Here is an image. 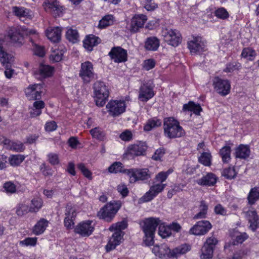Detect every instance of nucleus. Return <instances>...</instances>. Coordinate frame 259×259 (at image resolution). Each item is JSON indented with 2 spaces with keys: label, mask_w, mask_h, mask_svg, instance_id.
Segmentation results:
<instances>
[{
  "label": "nucleus",
  "mask_w": 259,
  "mask_h": 259,
  "mask_svg": "<svg viewBox=\"0 0 259 259\" xmlns=\"http://www.w3.org/2000/svg\"><path fill=\"white\" fill-rule=\"evenodd\" d=\"M163 133L169 139L181 138L186 136V132L181 126L180 122L173 117H168L163 119Z\"/></svg>",
  "instance_id": "f257e3e1"
},
{
  "label": "nucleus",
  "mask_w": 259,
  "mask_h": 259,
  "mask_svg": "<svg viewBox=\"0 0 259 259\" xmlns=\"http://www.w3.org/2000/svg\"><path fill=\"white\" fill-rule=\"evenodd\" d=\"M95 101L98 107H103L107 101L110 92L106 83L101 81L95 82L93 85Z\"/></svg>",
  "instance_id": "f03ea898"
},
{
  "label": "nucleus",
  "mask_w": 259,
  "mask_h": 259,
  "mask_svg": "<svg viewBox=\"0 0 259 259\" xmlns=\"http://www.w3.org/2000/svg\"><path fill=\"white\" fill-rule=\"evenodd\" d=\"M161 221L158 218H149L143 221V231L145 233L144 241L149 246L153 244L154 235L157 227L160 225Z\"/></svg>",
  "instance_id": "7ed1b4c3"
},
{
  "label": "nucleus",
  "mask_w": 259,
  "mask_h": 259,
  "mask_svg": "<svg viewBox=\"0 0 259 259\" xmlns=\"http://www.w3.org/2000/svg\"><path fill=\"white\" fill-rule=\"evenodd\" d=\"M120 207L119 202H110L100 209L97 215L100 219H103L107 222H111Z\"/></svg>",
  "instance_id": "20e7f679"
},
{
  "label": "nucleus",
  "mask_w": 259,
  "mask_h": 259,
  "mask_svg": "<svg viewBox=\"0 0 259 259\" xmlns=\"http://www.w3.org/2000/svg\"><path fill=\"white\" fill-rule=\"evenodd\" d=\"M31 33L25 26H17L10 28L8 36L12 43L22 45L23 43L24 37Z\"/></svg>",
  "instance_id": "39448f33"
},
{
  "label": "nucleus",
  "mask_w": 259,
  "mask_h": 259,
  "mask_svg": "<svg viewBox=\"0 0 259 259\" xmlns=\"http://www.w3.org/2000/svg\"><path fill=\"white\" fill-rule=\"evenodd\" d=\"M106 108L110 116L117 117L125 111V102L121 100H111L107 103Z\"/></svg>",
  "instance_id": "423d86ee"
},
{
  "label": "nucleus",
  "mask_w": 259,
  "mask_h": 259,
  "mask_svg": "<svg viewBox=\"0 0 259 259\" xmlns=\"http://www.w3.org/2000/svg\"><path fill=\"white\" fill-rule=\"evenodd\" d=\"M218 240L214 236L207 238L201 248L200 257L202 259H210L213 256V251L218 243Z\"/></svg>",
  "instance_id": "0eeeda50"
},
{
  "label": "nucleus",
  "mask_w": 259,
  "mask_h": 259,
  "mask_svg": "<svg viewBox=\"0 0 259 259\" xmlns=\"http://www.w3.org/2000/svg\"><path fill=\"white\" fill-rule=\"evenodd\" d=\"M129 181L134 183L138 181H146L151 178V173L148 168H131L127 171Z\"/></svg>",
  "instance_id": "6e6552de"
},
{
  "label": "nucleus",
  "mask_w": 259,
  "mask_h": 259,
  "mask_svg": "<svg viewBox=\"0 0 259 259\" xmlns=\"http://www.w3.org/2000/svg\"><path fill=\"white\" fill-rule=\"evenodd\" d=\"M6 36L0 34V62L3 66L12 65L14 56L5 48Z\"/></svg>",
  "instance_id": "1a4fd4ad"
},
{
  "label": "nucleus",
  "mask_w": 259,
  "mask_h": 259,
  "mask_svg": "<svg viewBox=\"0 0 259 259\" xmlns=\"http://www.w3.org/2000/svg\"><path fill=\"white\" fill-rule=\"evenodd\" d=\"M95 72L92 62L87 61L81 64L79 72V77L85 83H89L95 78Z\"/></svg>",
  "instance_id": "9d476101"
},
{
  "label": "nucleus",
  "mask_w": 259,
  "mask_h": 259,
  "mask_svg": "<svg viewBox=\"0 0 259 259\" xmlns=\"http://www.w3.org/2000/svg\"><path fill=\"white\" fill-rule=\"evenodd\" d=\"M162 35L164 41L173 47L178 46L182 40L181 34L177 30L165 29L162 31Z\"/></svg>",
  "instance_id": "9b49d317"
},
{
  "label": "nucleus",
  "mask_w": 259,
  "mask_h": 259,
  "mask_svg": "<svg viewBox=\"0 0 259 259\" xmlns=\"http://www.w3.org/2000/svg\"><path fill=\"white\" fill-rule=\"evenodd\" d=\"M213 86L214 90L222 96H226L230 92L231 85L227 79L215 77L213 80Z\"/></svg>",
  "instance_id": "f8f14e48"
},
{
  "label": "nucleus",
  "mask_w": 259,
  "mask_h": 259,
  "mask_svg": "<svg viewBox=\"0 0 259 259\" xmlns=\"http://www.w3.org/2000/svg\"><path fill=\"white\" fill-rule=\"evenodd\" d=\"M188 47L192 54L200 53L206 50V41L200 36H194L188 42Z\"/></svg>",
  "instance_id": "ddd939ff"
},
{
  "label": "nucleus",
  "mask_w": 259,
  "mask_h": 259,
  "mask_svg": "<svg viewBox=\"0 0 259 259\" xmlns=\"http://www.w3.org/2000/svg\"><path fill=\"white\" fill-rule=\"evenodd\" d=\"M212 228V225L207 220L198 221L190 229V232L195 235H203Z\"/></svg>",
  "instance_id": "4468645a"
},
{
  "label": "nucleus",
  "mask_w": 259,
  "mask_h": 259,
  "mask_svg": "<svg viewBox=\"0 0 259 259\" xmlns=\"http://www.w3.org/2000/svg\"><path fill=\"white\" fill-rule=\"evenodd\" d=\"M109 56L116 63L124 62L127 59V51L120 47L112 48L109 53Z\"/></svg>",
  "instance_id": "2eb2a0df"
},
{
  "label": "nucleus",
  "mask_w": 259,
  "mask_h": 259,
  "mask_svg": "<svg viewBox=\"0 0 259 259\" xmlns=\"http://www.w3.org/2000/svg\"><path fill=\"white\" fill-rule=\"evenodd\" d=\"M92 223L93 222L91 221L82 222L75 227L74 231L82 237H88L94 230V227Z\"/></svg>",
  "instance_id": "dca6fc26"
},
{
  "label": "nucleus",
  "mask_w": 259,
  "mask_h": 259,
  "mask_svg": "<svg viewBox=\"0 0 259 259\" xmlns=\"http://www.w3.org/2000/svg\"><path fill=\"white\" fill-rule=\"evenodd\" d=\"M46 11L51 13L54 17L60 16L63 14V8L57 0H48L44 5Z\"/></svg>",
  "instance_id": "f3484780"
},
{
  "label": "nucleus",
  "mask_w": 259,
  "mask_h": 259,
  "mask_svg": "<svg viewBox=\"0 0 259 259\" xmlns=\"http://www.w3.org/2000/svg\"><path fill=\"white\" fill-rule=\"evenodd\" d=\"M146 149L147 147L145 143H139L129 146L127 148L125 154L132 157L141 156L144 154Z\"/></svg>",
  "instance_id": "a211bd4d"
},
{
  "label": "nucleus",
  "mask_w": 259,
  "mask_h": 259,
  "mask_svg": "<svg viewBox=\"0 0 259 259\" xmlns=\"http://www.w3.org/2000/svg\"><path fill=\"white\" fill-rule=\"evenodd\" d=\"M147 20V17L144 14H136L132 19L130 31L137 32L140 28H142Z\"/></svg>",
  "instance_id": "6ab92c4d"
},
{
  "label": "nucleus",
  "mask_w": 259,
  "mask_h": 259,
  "mask_svg": "<svg viewBox=\"0 0 259 259\" xmlns=\"http://www.w3.org/2000/svg\"><path fill=\"white\" fill-rule=\"evenodd\" d=\"M42 86L41 84H35L30 85L25 89V93L26 97L30 100L40 99Z\"/></svg>",
  "instance_id": "aec40b11"
},
{
  "label": "nucleus",
  "mask_w": 259,
  "mask_h": 259,
  "mask_svg": "<svg viewBox=\"0 0 259 259\" xmlns=\"http://www.w3.org/2000/svg\"><path fill=\"white\" fill-rule=\"evenodd\" d=\"M162 188L163 186L162 185H152L149 190L140 199V202L144 203L152 200L162 191Z\"/></svg>",
  "instance_id": "412c9836"
},
{
  "label": "nucleus",
  "mask_w": 259,
  "mask_h": 259,
  "mask_svg": "<svg viewBox=\"0 0 259 259\" xmlns=\"http://www.w3.org/2000/svg\"><path fill=\"white\" fill-rule=\"evenodd\" d=\"M245 217L249 224V229L252 231H255L259 227V217L256 211L249 210L245 212Z\"/></svg>",
  "instance_id": "4be33fe9"
},
{
  "label": "nucleus",
  "mask_w": 259,
  "mask_h": 259,
  "mask_svg": "<svg viewBox=\"0 0 259 259\" xmlns=\"http://www.w3.org/2000/svg\"><path fill=\"white\" fill-rule=\"evenodd\" d=\"M123 235L124 233L122 231H115L106 246L107 251L114 249L117 245H119L122 239Z\"/></svg>",
  "instance_id": "5701e85b"
},
{
  "label": "nucleus",
  "mask_w": 259,
  "mask_h": 259,
  "mask_svg": "<svg viewBox=\"0 0 259 259\" xmlns=\"http://www.w3.org/2000/svg\"><path fill=\"white\" fill-rule=\"evenodd\" d=\"M154 95L153 88L147 84H143L140 89L139 99L143 102H147Z\"/></svg>",
  "instance_id": "b1692460"
},
{
  "label": "nucleus",
  "mask_w": 259,
  "mask_h": 259,
  "mask_svg": "<svg viewBox=\"0 0 259 259\" xmlns=\"http://www.w3.org/2000/svg\"><path fill=\"white\" fill-rule=\"evenodd\" d=\"M12 10L14 15L20 19L25 18L31 19L33 17L32 11L30 9L23 7L14 6Z\"/></svg>",
  "instance_id": "393cba45"
},
{
  "label": "nucleus",
  "mask_w": 259,
  "mask_h": 259,
  "mask_svg": "<svg viewBox=\"0 0 259 259\" xmlns=\"http://www.w3.org/2000/svg\"><path fill=\"white\" fill-rule=\"evenodd\" d=\"M152 251L156 256H159L160 258H163L166 255L168 257H171L172 250L165 244L154 246Z\"/></svg>",
  "instance_id": "a878e982"
},
{
  "label": "nucleus",
  "mask_w": 259,
  "mask_h": 259,
  "mask_svg": "<svg viewBox=\"0 0 259 259\" xmlns=\"http://www.w3.org/2000/svg\"><path fill=\"white\" fill-rule=\"evenodd\" d=\"M173 170L169 169L166 171H161L158 172L154 179L152 185H162L163 186L162 191L166 186V184L163 183L166 181L168 176L172 173Z\"/></svg>",
  "instance_id": "bb28decb"
},
{
  "label": "nucleus",
  "mask_w": 259,
  "mask_h": 259,
  "mask_svg": "<svg viewBox=\"0 0 259 259\" xmlns=\"http://www.w3.org/2000/svg\"><path fill=\"white\" fill-rule=\"evenodd\" d=\"M46 35L51 41L58 42L61 39V29L59 27H49L46 30Z\"/></svg>",
  "instance_id": "cd10ccee"
},
{
  "label": "nucleus",
  "mask_w": 259,
  "mask_h": 259,
  "mask_svg": "<svg viewBox=\"0 0 259 259\" xmlns=\"http://www.w3.org/2000/svg\"><path fill=\"white\" fill-rule=\"evenodd\" d=\"M49 225V221L45 219H40L32 229V232L35 235L44 233Z\"/></svg>",
  "instance_id": "c85d7f7f"
},
{
  "label": "nucleus",
  "mask_w": 259,
  "mask_h": 259,
  "mask_svg": "<svg viewBox=\"0 0 259 259\" xmlns=\"http://www.w3.org/2000/svg\"><path fill=\"white\" fill-rule=\"evenodd\" d=\"M217 177L211 172L208 173L198 181V184L202 186H211L214 185L217 182Z\"/></svg>",
  "instance_id": "c756f323"
},
{
  "label": "nucleus",
  "mask_w": 259,
  "mask_h": 259,
  "mask_svg": "<svg viewBox=\"0 0 259 259\" xmlns=\"http://www.w3.org/2000/svg\"><path fill=\"white\" fill-rule=\"evenodd\" d=\"M101 39L94 35L90 34L84 39L83 46L89 51H92L94 46H97L100 42Z\"/></svg>",
  "instance_id": "7c9ffc66"
},
{
  "label": "nucleus",
  "mask_w": 259,
  "mask_h": 259,
  "mask_svg": "<svg viewBox=\"0 0 259 259\" xmlns=\"http://www.w3.org/2000/svg\"><path fill=\"white\" fill-rule=\"evenodd\" d=\"M250 150L247 145H240L235 150V156L236 158L245 159L249 156Z\"/></svg>",
  "instance_id": "2f4dec72"
},
{
  "label": "nucleus",
  "mask_w": 259,
  "mask_h": 259,
  "mask_svg": "<svg viewBox=\"0 0 259 259\" xmlns=\"http://www.w3.org/2000/svg\"><path fill=\"white\" fill-rule=\"evenodd\" d=\"M159 40L156 37L152 36L146 39L144 47L147 50L155 51L159 48Z\"/></svg>",
  "instance_id": "473e14b6"
},
{
  "label": "nucleus",
  "mask_w": 259,
  "mask_h": 259,
  "mask_svg": "<svg viewBox=\"0 0 259 259\" xmlns=\"http://www.w3.org/2000/svg\"><path fill=\"white\" fill-rule=\"evenodd\" d=\"M208 209V206L207 203L204 200L201 201L199 205V211L194 215L193 219L199 220L206 218Z\"/></svg>",
  "instance_id": "72a5a7b5"
},
{
  "label": "nucleus",
  "mask_w": 259,
  "mask_h": 259,
  "mask_svg": "<svg viewBox=\"0 0 259 259\" xmlns=\"http://www.w3.org/2000/svg\"><path fill=\"white\" fill-rule=\"evenodd\" d=\"M231 149L229 146H225L222 147L219 151V155L221 156L224 163H228L231 159Z\"/></svg>",
  "instance_id": "f704fd0d"
},
{
  "label": "nucleus",
  "mask_w": 259,
  "mask_h": 259,
  "mask_svg": "<svg viewBox=\"0 0 259 259\" xmlns=\"http://www.w3.org/2000/svg\"><path fill=\"white\" fill-rule=\"evenodd\" d=\"M191 249V246L187 244H182L172 250L171 257H178L185 254Z\"/></svg>",
  "instance_id": "c9c22d12"
},
{
  "label": "nucleus",
  "mask_w": 259,
  "mask_h": 259,
  "mask_svg": "<svg viewBox=\"0 0 259 259\" xmlns=\"http://www.w3.org/2000/svg\"><path fill=\"white\" fill-rule=\"evenodd\" d=\"M108 170L111 173L121 172L128 176V173L126 172L130 170V169L124 168L120 162H115L109 167Z\"/></svg>",
  "instance_id": "e433bc0d"
},
{
  "label": "nucleus",
  "mask_w": 259,
  "mask_h": 259,
  "mask_svg": "<svg viewBox=\"0 0 259 259\" xmlns=\"http://www.w3.org/2000/svg\"><path fill=\"white\" fill-rule=\"evenodd\" d=\"M183 110L184 111H193L195 114L199 115L202 111V108L199 104H196L193 102L190 101L188 104L184 105Z\"/></svg>",
  "instance_id": "4c0bfd02"
},
{
  "label": "nucleus",
  "mask_w": 259,
  "mask_h": 259,
  "mask_svg": "<svg viewBox=\"0 0 259 259\" xmlns=\"http://www.w3.org/2000/svg\"><path fill=\"white\" fill-rule=\"evenodd\" d=\"M256 56V53L255 51L249 47L244 48L241 54V56L247 61H253Z\"/></svg>",
  "instance_id": "58836bf2"
},
{
  "label": "nucleus",
  "mask_w": 259,
  "mask_h": 259,
  "mask_svg": "<svg viewBox=\"0 0 259 259\" xmlns=\"http://www.w3.org/2000/svg\"><path fill=\"white\" fill-rule=\"evenodd\" d=\"M259 199V187H255L252 188L247 196L248 203L254 204Z\"/></svg>",
  "instance_id": "ea45409f"
},
{
  "label": "nucleus",
  "mask_w": 259,
  "mask_h": 259,
  "mask_svg": "<svg viewBox=\"0 0 259 259\" xmlns=\"http://www.w3.org/2000/svg\"><path fill=\"white\" fill-rule=\"evenodd\" d=\"M66 37L69 41L76 43L79 41V35L76 29L70 28L66 32Z\"/></svg>",
  "instance_id": "a19ab883"
},
{
  "label": "nucleus",
  "mask_w": 259,
  "mask_h": 259,
  "mask_svg": "<svg viewBox=\"0 0 259 259\" xmlns=\"http://www.w3.org/2000/svg\"><path fill=\"white\" fill-rule=\"evenodd\" d=\"M212 156L210 152H203L198 158V161L203 165L209 166L211 164Z\"/></svg>",
  "instance_id": "79ce46f5"
},
{
  "label": "nucleus",
  "mask_w": 259,
  "mask_h": 259,
  "mask_svg": "<svg viewBox=\"0 0 259 259\" xmlns=\"http://www.w3.org/2000/svg\"><path fill=\"white\" fill-rule=\"evenodd\" d=\"M43 201L40 198H34L31 201V204L29 206V210L30 212H36L42 207Z\"/></svg>",
  "instance_id": "37998d69"
},
{
  "label": "nucleus",
  "mask_w": 259,
  "mask_h": 259,
  "mask_svg": "<svg viewBox=\"0 0 259 259\" xmlns=\"http://www.w3.org/2000/svg\"><path fill=\"white\" fill-rule=\"evenodd\" d=\"M161 124V121L160 119L156 118H153L149 119L144 127L145 131H150L152 128L160 126Z\"/></svg>",
  "instance_id": "c03bdc74"
},
{
  "label": "nucleus",
  "mask_w": 259,
  "mask_h": 259,
  "mask_svg": "<svg viewBox=\"0 0 259 259\" xmlns=\"http://www.w3.org/2000/svg\"><path fill=\"white\" fill-rule=\"evenodd\" d=\"M45 103L42 101H37L33 103V111L31 112L30 114L32 117L39 116L41 113V109L45 107Z\"/></svg>",
  "instance_id": "a18cd8bd"
},
{
  "label": "nucleus",
  "mask_w": 259,
  "mask_h": 259,
  "mask_svg": "<svg viewBox=\"0 0 259 259\" xmlns=\"http://www.w3.org/2000/svg\"><path fill=\"white\" fill-rule=\"evenodd\" d=\"M25 156L23 155H12L9 158V163L13 166L19 165L25 159Z\"/></svg>",
  "instance_id": "49530a36"
},
{
  "label": "nucleus",
  "mask_w": 259,
  "mask_h": 259,
  "mask_svg": "<svg viewBox=\"0 0 259 259\" xmlns=\"http://www.w3.org/2000/svg\"><path fill=\"white\" fill-rule=\"evenodd\" d=\"M94 138L100 141H103L105 138V132L100 127H95L90 131Z\"/></svg>",
  "instance_id": "de8ad7c7"
},
{
  "label": "nucleus",
  "mask_w": 259,
  "mask_h": 259,
  "mask_svg": "<svg viewBox=\"0 0 259 259\" xmlns=\"http://www.w3.org/2000/svg\"><path fill=\"white\" fill-rule=\"evenodd\" d=\"M113 23V17L112 15H108L104 16L99 22V27L100 28H104Z\"/></svg>",
  "instance_id": "09e8293b"
},
{
  "label": "nucleus",
  "mask_w": 259,
  "mask_h": 259,
  "mask_svg": "<svg viewBox=\"0 0 259 259\" xmlns=\"http://www.w3.org/2000/svg\"><path fill=\"white\" fill-rule=\"evenodd\" d=\"M77 167L85 178L90 180H92V172L86 167L84 163H78L77 165Z\"/></svg>",
  "instance_id": "8fccbe9b"
},
{
  "label": "nucleus",
  "mask_w": 259,
  "mask_h": 259,
  "mask_svg": "<svg viewBox=\"0 0 259 259\" xmlns=\"http://www.w3.org/2000/svg\"><path fill=\"white\" fill-rule=\"evenodd\" d=\"M30 40L32 42V50L34 54L40 57H44L45 55V50L44 47L35 44L31 38H30Z\"/></svg>",
  "instance_id": "3c124183"
},
{
  "label": "nucleus",
  "mask_w": 259,
  "mask_h": 259,
  "mask_svg": "<svg viewBox=\"0 0 259 259\" xmlns=\"http://www.w3.org/2000/svg\"><path fill=\"white\" fill-rule=\"evenodd\" d=\"M159 226L158 234L161 237L164 238L168 237L171 235V232L169 226H165L163 224H161V222Z\"/></svg>",
  "instance_id": "603ef678"
},
{
  "label": "nucleus",
  "mask_w": 259,
  "mask_h": 259,
  "mask_svg": "<svg viewBox=\"0 0 259 259\" xmlns=\"http://www.w3.org/2000/svg\"><path fill=\"white\" fill-rule=\"evenodd\" d=\"M53 71L54 68L49 65H41L39 67L40 74L44 77L51 76Z\"/></svg>",
  "instance_id": "864d4df0"
},
{
  "label": "nucleus",
  "mask_w": 259,
  "mask_h": 259,
  "mask_svg": "<svg viewBox=\"0 0 259 259\" xmlns=\"http://www.w3.org/2000/svg\"><path fill=\"white\" fill-rule=\"evenodd\" d=\"M76 216V211L74 207L71 204H68L65 207V217H68L69 219H75Z\"/></svg>",
  "instance_id": "5fc2aeb1"
},
{
  "label": "nucleus",
  "mask_w": 259,
  "mask_h": 259,
  "mask_svg": "<svg viewBox=\"0 0 259 259\" xmlns=\"http://www.w3.org/2000/svg\"><path fill=\"white\" fill-rule=\"evenodd\" d=\"M127 226V224L126 221H123L120 222H118L115 224H112L109 228V230L111 231H122V230L125 229Z\"/></svg>",
  "instance_id": "6e6d98bb"
},
{
  "label": "nucleus",
  "mask_w": 259,
  "mask_h": 259,
  "mask_svg": "<svg viewBox=\"0 0 259 259\" xmlns=\"http://www.w3.org/2000/svg\"><path fill=\"white\" fill-rule=\"evenodd\" d=\"M29 212H30L29 206L25 204H19L17 206L16 211L17 214L20 217L27 214Z\"/></svg>",
  "instance_id": "4d7b16f0"
},
{
  "label": "nucleus",
  "mask_w": 259,
  "mask_h": 259,
  "mask_svg": "<svg viewBox=\"0 0 259 259\" xmlns=\"http://www.w3.org/2000/svg\"><path fill=\"white\" fill-rule=\"evenodd\" d=\"M250 251L247 248H243L236 251L231 259H242L249 254Z\"/></svg>",
  "instance_id": "13d9d810"
},
{
  "label": "nucleus",
  "mask_w": 259,
  "mask_h": 259,
  "mask_svg": "<svg viewBox=\"0 0 259 259\" xmlns=\"http://www.w3.org/2000/svg\"><path fill=\"white\" fill-rule=\"evenodd\" d=\"M214 15L217 18L223 20L227 19L229 16L227 11L223 7L217 9L214 12Z\"/></svg>",
  "instance_id": "bf43d9fd"
},
{
  "label": "nucleus",
  "mask_w": 259,
  "mask_h": 259,
  "mask_svg": "<svg viewBox=\"0 0 259 259\" xmlns=\"http://www.w3.org/2000/svg\"><path fill=\"white\" fill-rule=\"evenodd\" d=\"M236 174L237 173L234 167H229L227 168L224 169L222 173V175L228 179L234 178Z\"/></svg>",
  "instance_id": "052dcab7"
},
{
  "label": "nucleus",
  "mask_w": 259,
  "mask_h": 259,
  "mask_svg": "<svg viewBox=\"0 0 259 259\" xmlns=\"http://www.w3.org/2000/svg\"><path fill=\"white\" fill-rule=\"evenodd\" d=\"M9 145L11 150L17 152H23L25 150V146L21 142H11Z\"/></svg>",
  "instance_id": "680f3d73"
},
{
  "label": "nucleus",
  "mask_w": 259,
  "mask_h": 259,
  "mask_svg": "<svg viewBox=\"0 0 259 259\" xmlns=\"http://www.w3.org/2000/svg\"><path fill=\"white\" fill-rule=\"evenodd\" d=\"M48 162L52 165H56L60 163L59 155L54 153H50L47 155Z\"/></svg>",
  "instance_id": "e2e57ef3"
},
{
  "label": "nucleus",
  "mask_w": 259,
  "mask_h": 259,
  "mask_svg": "<svg viewBox=\"0 0 259 259\" xmlns=\"http://www.w3.org/2000/svg\"><path fill=\"white\" fill-rule=\"evenodd\" d=\"M63 53L60 50L53 51L50 56V59L53 62H58L61 60Z\"/></svg>",
  "instance_id": "0e129e2a"
},
{
  "label": "nucleus",
  "mask_w": 259,
  "mask_h": 259,
  "mask_svg": "<svg viewBox=\"0 0 259 259\" xmlns=\"http://www.w3.org/2000/svg\"><path fill=\"white\" fill-rule=\"evenodd\" d=\"M40 170L45 176H52L53 175L52 168L45 163L40 165Z\"/></svg>",
  "instance_id": "69168bd1"
},
{
  "label": "nucleus",
  "mask_w": 259,
  "mask_h": 259,
  "mask_svg": "<svg viewBox=\"0 0 259 259\" xmlns=\"http://www.w3.org/2000/svg\"><path fill=\"white\" fill-rule=\"evenodd\" d=\"M37 238L27 237L24 240L20 241V244L22 246H35L37 243Z\"/></svg>",
  "instance_id": "338daca9"
},
{
  "label": "nucleus",
  "mask_w": 259,
  "mask_h": 259,
  "mask_svg": "<svg viewBox=\"0 0 259 259\" xmlns=\"http://www.w3.org/2000/svg\"><path fill=\"white\" fill-rule=\"evenodd\" d=\"M240 66V64L238 62L230 63L227 65L224 71L225 72H232L236 70H238Z\"/></svg>",
  "instance_id": "774afa93"
}]
</instances>
